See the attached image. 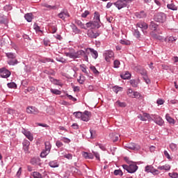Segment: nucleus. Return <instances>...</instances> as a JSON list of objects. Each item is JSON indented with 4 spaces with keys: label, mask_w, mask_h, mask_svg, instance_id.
Here are the masks:
<instances>
[{
    "label": "nucleus",
    "mask_w": 178,
    "mask_h": 178,
    "mask_svg": "<svg viewBox=\"0 0 178 178\" xmlns=\"http://www.w3.org/2000/svg\"><path fill=\"white\" fill-rule=\"evenodd\" d=\"M65 55L71 59H77L78 58H81V56H83L86 62H88V57L87 56V54H86V52H84L83 50L74 51V49H70V51H65Z\"/></svg>",
    "instance_id": "nucleus-1"
},
{
    "label": "nucleus",
    "mask_w": 178,
    "mask_h": 178,
    "mask_svg": "<svg viewBox=\"0 0 178 178\" xmlns=\"http://www.w3.org/2000/svg\"><path fill=\"white\" fill-rule=\"evenodd\" d=\"M153 121H154V123H156V124H158L159 126H163V119H162V118H161L159 115H152Z\"/></svg>",
    "instance_id": "nucleus-10"
},
{
    "label": "nucleus",
    "mask_w": 178,
    "mask_h": 178,
    "mask_svg": "<svg viewBox=\"0 0 178 178\" xmlns=\"http://www.w3.org/2000/svg\"><path fill=\"white\" fill-rule=\"evenodd\" d=\"M137 72L142 74V76H144V77L147 76V71L145 70H138Z\"/></svg>",
    "instance_id": "nucleus-52"
},
{
    "label": "nucleus",
    "mask_w": 178,
    "mask_h": 178,
    "mask_svg": "<svg viewBox=\"0 0 178 178\" xmlns=\"http://www.w3.org/2000/svg\"><path fill=\"white\" fill-rule=\"evenodd\" d=\"M58 17L60 19H62V20H65V19H66V17H70V15H69V13L67 12V10H64L63 11H61L58 15Z\"/></svg>",
    "instance_id": "nucleus-17"
},
{
    "label": "nucleus",
    "mask_w": 178,
    "mask_h": 178,
    "mask_svg": "<svg viewBox=\"0 0 178 178\" xmlns=\"http://www.w3.org/2000/svg\"><path fill=\"white\" fill-rule=\"evenodd\" d=\"M81 69L83 73H85L86 74V76H88L89 73H88V71H87V68H86L83 65H81Z\"/></svg>",
    "instance_id": "nucleus-57"
},
{
    "label": "nucleus",
    "mask_w": 178,
    "mask_h": 178,
    "mask_svg": "<svg viewBox=\"0 0 178 178\" xmlns=\"http://www.w3.org/2000/svg\"><path fill=\"white\" fill-rule=\"evenodd\" d=\"M88 15H90V11L85 10V12L81 14V17H83L84 19H86V17H87Z\"/></svg>",
    "instance_id": "nucleus-58"
},
{
    "label": "nucleus",
    "mask_w": 178,
    "mask_h": 178,
    "mask_svg": "<svg viewBox=\"0 0 178 178\" xmlns=\"http://www.w3.org/2000/svg\"><path fill=\"white\" fill-rule=\"evenodd\" d=\"M90 70L95 74H99V72L95 68V66H90Z\"/></svg>",
    "instance_id": "nucleus-48"
},
{
    "label": "nucleus",
    "mask_w": 178,
    "mask_h": 178,
    "mask_svg": "<svg viewBox=\"0 0 178 178\" xmlns=\"http://www.w3.org/2000/svg\"><path fill=\"white\" fill-rule=\"evenodd\" d=\"M165 42H170L173 44V42H175V41H177V37H173V36H168L165 39Z\"/></svg>",
    "instance_id": "nucleus-22"
},
{
    "label": "nucleus",
    "mask_w": 178,
    "mask_h": 178,
    "mask_svg": "<svg viewBox=\"0 0 178 178\" xmlns=\"http://www.w3.org/2000/svg\"><path fill=\"white\" fill-rule=\"evenodd\" d=\"M85 28L83 30H87L88 29H98V26L92 22L90 21L86 24Z\"/></svg>",
    "instance_id": "nucleus-19"
},
{
    "label": "nucleus",
    "mask_w": 178,
    "mask_h": 178,
    "mask_svg": "<svg viewBox=\"0 0 178 178\" xmlns=\"http://www.w3.org/2000/svg\"><path fill=\"white\" fill-rule=\"evenodd\" d=\"M50 91L52 94H54L55 95H60L62 94V92L58 89H50Z\"/></svg>",
    "instance_id": "nucleus-37"
},
{
    "label": "nucleus",
    "mask_w": 178,
    "mask_h": 178,
    "mask_svg": "<svg viewBox=\"0 0 178 178\" xmlns=\"http://www.w3.org/2000/svg\"><path fill=\"white\" fill-rule=\"evenodd\" d=\"M44 8H47L49 10H56V6H51L47 3H43L42 5Z\"/></svg>",
    "instance_id": "nucleus-25"
},
{
    "label": "nucleus",
    "mask_w": 178,
    "mask_h": 178,
    "mask_svg": "<svg viewBox=\"0 0 178 178\" xmlns=\"http://www.w3.org/2000/svg\"><path fill=\"white\" fill-rule=\"evenodd\" d=\"M149 29L150 30H153V31H155L156 29H158V24H155L154 21H152L149 24Z\"/></svg>",
    "instance_id": "nucleus-28"
},
{
    "label": "nucleus",
    "mask_w": 178,
    "mask_h": 178,
    "mask_svg": "<svg viewBox=\"0 0 178 178\" xmlns=\"http://www.w3.org/2000/svg\"><path fill=\"white\" fill-rule=\"evenodd\" d=\"M152 37L154 38V40H159V41H162L163 40V38L156 33H152Z\"/></svg>",
    "instance_id": "nucleus-39"
},
{
    "label": "nucleus",
    "mask_w": 178,
    "mask_h": 178,
    "mask_svg": "<svg viewBox=\"0 0 178 178\" xmlns=\"http://www.w3.org/2000/svg\"><path fill=\"white\" fill-rule=\"evenodd\" d=\"M11 73L8 70H6V68H1L0 69V76L3 79H8V77H10Z\"/></svg>",
    "instance_id": "nucleus-8"
},
{
    "label": "nucleus",
    "mask_w": 178,
    "mask_h": 178,
    "mask_svg": "<svg viewBox=\"0 0 178 178\" xmlns=\"http://www.w3.org/2000/svg\"><path fill=\"white\" fill-rule=\"evenodd\" d=\"M31 175L33 178H42V175L38 172H33Z\"/></svg>",
    "instance_id": "nucleus-33"
},
{
    "label": "nucleus",
    "mask_w": 178,
    "mask_h": 178,
    "mask_svg": "<svg viewBox=\"0 0 178 178\" xmlns=\"http://www.w3.org/2000/svg\"><path fill=\"white\" fill-rule=\"evenodd\" d=\"M167 7L168 9H170L171 10H177V7L172 3L168 4Z\"/></svg>",
    "instance_id": "nucleus-35"
},
{
    "label": "nucleus",
    "mask_w": 178,
    "mask_h": 178,
    "mask_svg": "<svg viewBox=\"0 0 178 178\" xmlns=\"http://www.w3.org/2000/svg\"><path fill=\"white\" fill-rule=\"evenodd\" d=\"M134 35L136 37V38H140V31L138 29H135L134 32Z\"/></svg>",
    "instance_id": "nucleus-46"
},
{
    "label": "nucleus",
    "mask_w": 178,
    "mask_h": 178,
    "mask_svg": "<svg viewBox=\"0 0 178 178\" xmlns=\"http://www.w3.org/2000/svg\"><path fill=\"white\" fill-rule=\"evenodd\" d=\"M120 44H122V45H130V41L121 40H120Z\"/></svg>",
    "instance_id": "nucleus-56"
},
{
    "label": "nucleus",
    "mask_w": 178,
    "mask_h": 178,
    "mask_svg": "<svg viewBox=\"0 0 178 178\" xmlns=\"http://www.w3.org/2000/svg\"><path fill=\"white\" fill-rule=\"evenodd\" d=\"M86 81V76L81 75L79 76V79H78V82L79 84H84V82Z\"/></svg>",
    "instance_id": "nucleus-40"
},
{
    "label": "nucleus",
    "mask_w": 178,
    "mask_h": 178,
    "mask_svg": "<svg viewBox=\"0 0 178 178\" xmlns=\"http://www.w3.org/2000/svg\"><path fill=\"white\" fill-rule=\"evenodd\" d=\"M6 56L9 59L7 62L10 66H15V65L19 63L17 59H16V54L12 52L6 53Z\"/></svg>",
    "instance_id": "nucleus-2"
},
{
    "label": "nucleus",
    "mask_w": 178,
    "mask_h": 178,
    "mask_svg": "<svg viewBox=\"0 0 178 178\" xmlns=\"http://www.w3.org/2000/svg\"><path fill=\"white\" fill-rule=\"evenodd\" d=\"M24 147H25V151H29V146L30 145V142L29 140H25L23 143Z\"/></svg>",
    "instance_id": "nucleus-43"
},
{
    "label": "nucleus",
    "mask_w": 178,
    "mask_h": 178,
    "mask_svg": "<svg viewBox=\"0 0 178 178\" xmlns=\"http://www.w3.org/2000/svg\"><path fill=\"white\" fill-rule=\"evenodd\" d=\"M159 170H170V165L165 164V165L159 166Z\"/></svg>",
    "instance_id": "nucleus-32"
},
{
    "label": "nucleus",
    "mask_w": 178,
    "mask_h": 178,
    "mask_svg": "<svg viewBox=\"0 0 178 178\" xmlns=\"http://www.w3.org/2000/svg\"><path fill=\"white\" fill-rule=\"evenodd\" d=\"M168 176L171 178H178V173L177 172H170Z\"/></svg>",
    "instance_id": "nucleus-50"
},
{
    "label": "nucleus",
    "mask_w": 178,
    "mask_h": 178,
    "mask_svg": "<svg viewBox=\"0 0 178 178\" xmlns=\"http://www.w3.org/2000/svg\"><path fill=\"white\" fill-rule=\"evenodd\" d=\"M119 66H120V61H119L118 60H114L113 67H115V69H118L119 68Z\"/></svg>",
    "instance_id": "nucleus-42"
},
{
    "label": "nucleus",
    "mask_w": 178,
    "mask_h": 178,
    "mask_svg": "<svg viewBox=\"0 0 178 178\" xmlns=\"http://www.w3.org/2000/svg\"><path fill=\"white\" fill-rule=\"evenodd\" d=\"M99 13L95 12L94 13L93 21H92L97 26V29L101 27V19H99Z\"/></svg>",
    "instance_id": "nucleus-7"
},
{
    "label": "nucleus",
    "mask_w": 178,
    "mask_h": 178,
    "mask_svg": "<svg viewBox=\"0 0 178 178\" xmlns=\"http://www.w3.org/2000/svg\"><path fill=\"white\" fill-rule=\"evenodd\" d=\"M170 148L172 149V151H176V149H177V145H176L175 143H171L170 145Z\"/></svg>",
    "instance_id": "nucleus-54"
},
{
    "label": "nucleus",
    "mask_w": 178,
    "mask_h": 178,
    "mask_svg": "<svg viewBox=\"0 0 178 178\" xmlns=\"http://www.w3.org/2000/svg\"><path fill=\"white\" fill-rule=\"evenodd\" d=\"M51 82L53 83V84H56V86H62V83L59 80L54 79V78H50Z\"/></svg>",
    "instance_id": "nucleus-38"
},
{
    "label": "nucleus",
    "mask_w": 178,
    "mask_h": 178,
    "mask_svg": "<svg viewBox=\"0 0 178 178\" xmlns=\"http://www.w3.org/2000/svg\"><path fill=\"white\" fill-rule=\"evenodd\" d=\"M136 26L137 27L142 29V30H147V29H148V24L144 22L137 23Z\"/></svg>",
    "instance_id": "nucleus-21"
},
{
    "label": "nucleus",
    "mask_w": 178,
    "mask_h": 178,
    "mask_svg": "<svg viewBox=\"0 0 178 178\" xmlns=\"http://www.w3.org/2000/svg\"><path fill=\"white\" fill-rule=\"evenodd\" d=\"M90 52L91 53V55L94 59H97V58H98V51L94 49H90Z\"/></svg>",
    "instance_id": "nucleus-27"
},
{
    "label": "nucleus",
    "mask_w": 178,
    "mask_h": 178,
    "mask_svg": "<svg viewBox=\"0 0 178 178\" xmlns=\"http://www.w3.org/2000/svg\"><path fill=\"white\" fill-rule=\"evenodd\" d=\"M165 119L168 123H170L171 124H175V120L170 117L169 114L165 115Z\"/></svg>",
    "instance_id": "nucleus-29"
},
{
    "label": "nucleus",
    "mask_w": 178,
    "mask_h": 178,
    "mask_svg": "<svg viewBox=\"0 0 178 178\" xmlns=\"http://www.w3.org/2000/svg\"><path fill=\"white\" fill-rule=\"evenodd\" d=\"M22 133L24 134L25 137H26V138H28V140H29V141H33V140H34V137L33 136V135L31 134V133L30 131L23 129Z\"/></svg>",
    "instance_id": "nucleus-18"
},
{
    "label": "nucleus",
    "mask_w": 178,
    "mask_h": 178,
    "mask_svg": "<svg viewBox=\"0 0 178 178\" xmlns=\"http://www.w3.org/2000/svg\"><path fill=\"white\" fill-rule=\"evenodd\" d=\"M113 5L120 10V9H123V8H126V6H127V1H125L124 0H118L115 2Z\"/></svg>",
    "instance_id": "nucleus-6"
},
{
    "label": "nucleus",
    "mask_w": 178,
    "mask_h": 178,
    "mask_svg": "<svg viewBox=\"0 0 178 178\" xmlns=\"http://www.w3.org/2000/svg\"><path fill=\"white\" fill-rule=\"evenodd\" d=\"M113 91H114V92H115V94H118V92L119 91H122V87H119V86H114L113 88Z\"/></svg>",
    "instance_id": "nucleus-45"
},
{
    "label": "nucleus",
    "mask_w": 178,
    "mask_h": 178,
    "mask_svg": "<svg viewBox=\"0 0 178 178\" xmlns=\"http://www.w3.org/2000/svg\"><path fill=\"white\" fill-rule=\"evenodd\" d=\"M39 111L34 106H29L26 108V113L29 115H38Z\"/></svg>",
    "instance_id": "nucleus-11"
},
{
    "label": "nucleus",
    "mask_w": 178,
    "mask_h": 178,
    "mask_svg": "<svg viewBox=\"0 0 178 178\" xmlns=\"http://www.w3.org/2000/svg\"><path fill=\"white\" fill-rule=\"evenodd\" d=\"M64 158H66V159H73V154H65Z\"/></svg>",
    "instance_id": "nucleus-60"
},
{
    "label": "nucleus",
    "mask_w": 178,
    "mask_h": 178,
    "mask_svg": "<svg viewBox=\"0 0 178 178\" xmlns=\"http://www.w3.org/2000/svg\"><path fill=\"white\" fill-rule=\"evenodd\" d=\"M114 175H115V176H118V175H119V176H123V172H122V170H115L114 171Z\"/></svg>",
    "instance_id": "nucleus-47"
},
{
    "label": "nucleus",
    "mask_w": 178,
    "mask_h": 178,
    "mask_svg": "<svg viewBox=\"0 0 178 178\" xmlns=\"http://www.w3.org/2000/svg\"><path fill=\"white\" fill-rule=\"evenodd\" d=\"M44 145H45V150L41 152L40 154L41 158H45V156H47V155H48V154L51 152V148L52 147L51 145V143L49 142H45Z\"/></svg>",
    "instance_id": "nucleus-4"
},
{
    "label": "nucleus",
    "mask_w": 178,
    "mask_h": 178,
    "mask_svg": "<svg viewBox=\"0 0 178 178\" xmlns=\"http://www.w3.org/2000/svg\"><path fill=\"white\" fill-rule=\"evenodd\" d=\"M154 19L157 23H165V22H166V14L163 13H156L154 15Z\"/></svg>",
    "instance_id": "nucleus-3"
},
{
    "label": "nucleus",
    "mask_w": 178,
    "mask_h": 178,
    "mask_svg": "<svg viewBox=\"0 0 178 178\" xmlns=\"http://www.w3.org/2000/svg\"><path fill=\"white\" fill-rule=\"evenodd\" d=\"M24 18L26 19V22H31L33 20V14L32 13H27L25 15Z\"/></svg>",
    "instance_id": "nucleus-31"
},
{
    "label": "nucleus",
    "mask_w": 178,
    "mask_h": 178,
    "mask_svg": "<svg viewBox=\"0 0 178 178\" xmlns=\"http://www.w3.org/2000/svg\"><path fill=\"white\" fill-rule=\"evenodd\" d=\"M96 146L99 147L100 149H102V151H106V148L105 146L101 143H96Z\"/></svg>",
    "instance_id": "nucleus-55"
},
{
    "label": "nucleus",
    "mask_w": 178,
    "mask_h": 178,
    "mask_svg": "<svg viewBox=\"0 0 178 178\" xmlns=\"http://www.w3.org/2000/svg\"><path fill=\"white\" fill-rule=\"evenodd\" d=\"M103 55L106 62H110L111 58H113L115 54L111 50H106Z\"/></svg>",
    "instance_id": "nucleus-9"
},
{
    "label": "nucleus",
    "mask_w": 178,
    "mask_h": 178,
    "mask_svg": "<svg viewBox=\"0 0 178 178\" xmlns=\"http://www.w3.org/2000/svg\"><path fill=\"white\" fill-rule=\"evenodd\" d=\"M152 169H154V167L151 165H147L145 167V172H147V173H151V172H152Z\"/></svg>",
    "instance_id": "nucleus-51"
},
{
    "label": "nucleus",
    "mask_w": 178,
    "mask_h": 178,
    "mask_svg": "<svg viewBox=\"0 0 178 178\" xmlns=\"http://www.w3.org/2000/svg\"><path fill=\"white\" fill-rule=\"evenodd\" d=\"M126 148L131 149V151H138V149H140V145L131 143L126 145Z\"/></svg>",
    "instance_id": "nucleus-14"
},
{
    "label": "nucleus",
    "mask_w": 178,
    "mask_h": 178,
    "mask_svg": "<svg viewBox=\"0 0 178 178\" xmlns=\"http://www.w3.org/2000/svg\"><path fill=\"white\" fill-rule=\"evenodd\" d=\"M135 15L137 17V19H145V17H147V13H145V12L144 11L136 13Z\"/></svg>",
    "instance_id": "nucleus-20"
},
{
    "label": "nucleus",
    "mask_w": 178,
    "mask_h": 178,
    "mask_svg": "<svg viewBox=\"0 0 178 178\" xmlns=\"http://www.w3.org/2000/svg\"><path fill=\"white\" fill-rule=\"evenodd\" d=\"M138 118L142 120V122H147V120H148V122H152V120H154L152 117L147 113H145L143 115H138Z\"/></svg>",
    "instance_id": "nucleus-5"
},
{
    "label": "nucleus",
    "mask_w": 178,
    "mask_h": 178,
    "mask_svg": "<svg viewBox=\"0 0 178 178\" xmlns=\"http://www.w3.org/2000/svg\"><path fill=\"white\" fill-rule=\"evenodd\" d=\"M8 88H16L17 86L15 82L9 83L7 84Z\"/></svg>",
    "instance_id": "nucleus-44"
},
{
    "label": "nucleus",
    "mask_w": 178,
    "mask_h": 178,
    "mask_svg": "<svg viewBox=\"0 0 178 178\" xmlns=\"http://www.w3.org/2000/svg\"><path fill=\"white\" fill-rule=\"evenodd\" d=\"M92 153L94 154V156H95L96 159H97V161H100L99 154L95 152H92Z\"/></svg>",
    "instance_id": "nucleus-61"
},
{
    "label": "nucleus",
    "mask_w": 178,
    "mask_h": 178,
    "mask_svg": "<svg viewBox=\"0 0 178 178\" xmlns=\"http://www.w3.org/2000/svg\"><path fill=\"white\" fill-rule=\"evenodd\" d=\"M75 23L80 29H83V30L86 29V25L81 20L76 19Z\"/></svg>",
    "instance_id": "nucleus-26"
},
{
    "label": "nucleus",
    "mask_w": 178,
    "mask_h": 178,
    "mask_svg": "<svg viewBox=\"0 0 178 178\" xmlns=\"http://www.w3.org/2000/svg\"><path fill=\"white\" fill-rule=\"evenodd\" d=\"M110 138L113 141V143H116L118 140H119V135L116 134L111 133L109 134Z\"/></svg>",
    "instance_id": "nucleus-23"
},
{
    "label": "nucleus",
    "mask_w": 178,
    "mask_h": 178,
    "mask_svg": "<svg viewBox=\"0 0 178 178\" xmlns=\"http://www.w3.org/2000/svg\"><path fill=\"white\" fill-rule=\"evenodd\" d=\"M120 77L123 79L124 80H129L130 77H131V74L129 73V72H125L124 74H122L120 75Z\"/></svg>",
    "instance_id": "nucleus-24"
},
{
    "label": "nucleus",
    "mask_w": 178,
    "mask_h": 178,
    "mask_svg": "<svg viewBox=\"0 0 178 178\" xmlns=\"http://www.w3.org/2000/svg\"><path fill=\"white\" fill-rule=\"evenodd\" d=\"M50 168H59V164L56 161H52L49 163Z\"/></svg>",
    "instance_id": "nucleus-30"
},
{
    "label": "nucleus",
    "mask_w": 178,
    "mask_h": 178,
    "mask_svg": "<svg viewBox=\"0 0 178 178\" xmlns=\"http://www.w3.org/2000/svg\"><path fill=\"white\" fill-rule=\"evenodd\" d=\"M56 147H58V148H60V147H62L63 145V143H62V142L58 140L56 143Z\"/></svg>",
    "instance_id": "nucleus-62"
},
{
    "label": "nucleus",
    "mask_w": 178,
    "mask_h": 178,
    "mask_svg": "<svg viewBox=\"0 0 178 178\" xmlns=\"http://www.w3.org/2000/svg\"><path fill=\"white\" fill-rule=\"evenodd\" d=\"M164 156H166L168 159H170V155L169 154V152H168V151H164Z\"/></svg>",
    "instance_id": "nucleus-64"
},
{
    "label": "nucleus",
    "mask_w": 178,
    "mask_h": 178,
    "mask_svg": "<svg viewBox=\"0 0 178 178\" xmlns=\"http://www.w3.org/2000/svg\"><path fill=\"white\" fill-rule=\"evenodd\" d=\"M67 97L69 98V99H70L71 101H73V102H76V101H77V99H76V97H74L73 96L67 94Z\"/></svg>",
    "instance_id": "nucleus-59"
},
{
    "label": "nucleus",
    "mask_w": 178,
    "mask_h": 178,
    "mask_svg": "<svg viewBox=\"0 0 178 178\" xmlns=\"http://www.w3.org/2000/svg\"><path fill=\"white\" fill-rule=\"evenodd\" d=\"M33 29L35 31H41V30H40V26L35 24L33 25Z\"/></svg>",
    "instance_id": "nucleus-63"
},
{
    "label": "nucleus",
    "mask_w": 178,
    "mask_h": 178,
    "mask_svg": "<svg viewBox=\"0 0 178 178\" xmlns=\"http://www.w3.org/2000/svg\"><path fill=\"white\" fill-rule=\"evenodd\" d=\"M91 117V113L88 111H85L82 114L81 120L83 122H88L90 118Z\"/></svg>",
    "instance_id": "nucleus-15"
},
{
    "label": "nucleus",
    "mask_w": 178,
    "mask_h": 178,
    "mask_svg": "<svg viewBox=\"0 0 178 178\" xmlns=\"http://www.w3.org/2000/svg\"><path fill=\"white\" fill-rule=\"evenodd\" d=\"M74 116L77 118V119H81L82 116H83V113L78 111V112H75L74 113Z\"/></svg>",
    "instance_id": "nucleus-41"
},
{
    "label": "nucleus",
    "mask_w": 178,
    "mask_h": 178,
    "mask_svg": "<svg viewBox=\"0 0 178 178\" xmlns=\"http://www.w3.org/2000/svg\"><path fill=\"white\" fill-rule=\"evenodd\" d=\"M127 94L131 98H140V97H141L140 92H134L132 89H129L127 91Z\"/></svg>",
    "instance_id": "nucleus-13"
},
{
    "label": "nucleus",
    "mask_w": 178,
    "mask_h": 178,
    "mask_svg": "<svg viewBox=\"0 0 178 178\" xmlns=\"http://www.w3.org/2000/svg\"><path fill=\"white\" fill-rule=\"evenodd\" d=\"M57 62H60L61 63H66V60L63 57L56 58Z\"/></svg>",
    "instance_id": "nucleus-53"
},
{
    "label": "nucleus",
    "mask_w": 178,
    "mask_h": 178,
    "mask_svg": "<svg viewBox=\"0 0 178 178\" xmlns=\"http://www.w3.org/2000/svg\"><path fill=\"white\" fill-rule=\"evenodd\" d=\"M115 104L116 105H118V106H120L121 108L126 107V103L124 102H120V101H117Z\"/></svg>",
    "instance_id": "nucleus-49"
},
{
    "label": "nucleus",
    "mask_w": 178,
    "mask_h": 178,
    "mask_svg": "<svg viewBox=\"0 0 178 178\" xmlns=\"http://www.w3.org/2000/svg\"><path fill=\"white\" fill-rule=\"evenodd\" d=\"M87 35L89 38H97V37H99V35H101V33L94 32L92 29H89L88 30Z\"/></svg>",
    "instance_id": "nucleus-12"
},
{
    "label": "nucleus",
    "mask_w": 178,
    "mask_h": 178,
    "mask_svg": "<svg viewBox=\"0 0 178 178\" xmlns=\"http://www.w3.org/2000/svg\"><path fill=\"white\" fill-rule=\"evenodd\" d=\"M138 169V166H137V164H136L135 163H133L132 164H130L129 165L128 173H136Z\"/></svg>",
    "instance_id": "nucleus-16"
},
{
    "label": "nucleus",
    "mask_w": 178,
    "mask_h": 178,
    "mask_svg": "<svg viewBox=\"0 0 178 178\" xmlns=\"http://www.w3.org/2000/svg\"><path fill=\"white\" fill-rule=\"evenodd\" d=\"M129 83H130L131 86H132L134 88H136L138 86V81L135 79H131L129 81Z\"/></svg>",
    "instance_id": "nucleus-34"
},
{
    "label": "nucleus",
    "mask_w": 178,
    "mask_h": 178,
    "mask_svg": "<svg viewBox=\"0 0 178 178\" xmlns=\"http://www.w3.org/2000/svg\"><path fill=\"white\" fill-rule=\"evenodd\" d=\"M0 23L1 24H6L8 23V19L6 17L0 16Z\"/></svg>",
    "instance_id": "nucleus-36"
}]
</instances>
